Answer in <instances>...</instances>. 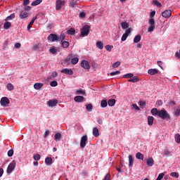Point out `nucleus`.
I'll use <instances>...</instances> for the list:
<instances>
[{
  "mask_svg": "<svg viewBox=\"0 0 180 180\" xmlns=\"http://www.w3.org/2000/svg\"><path fill=\"white\" fill-rule=\"evenodd\" d=\"M63 136L60 132H58L55 134V141H60Z\"/></svg>",
  "mask_w": 180,
  "mask_h": 180,
  "instance_id": "nucleus-20",
  "label": "nucleus"
},
{
  "mask_svg": "<svg viewBox=\"0 0 180 180\" xmlns=\"http://www.w3.org/2000/svg\"><path fill=\"white\" fill-rule=\"evenodd\" d=\"M133 164H134V159L131 155H129V167H133Z\"/></svg>",
  "mask_w": 180,
  "mask_h": 180,
  "instance_id": "nucleus-22",
  "label": "nucleus"
},
{
  "mask_svg": "<svg viewBox=\"0 0 180 180\" xmlns=\"http://www.w3.org/2000/svg\"><path fill=\"white\" fill-rule=\"evenodd\" d=\"M45 164L46 165H51V164H53V158H51V157L45 158Z\"/></svg>",
  "mask_w": 180,
  "mask_h": 180,
  "instance_id": "nucleus-19",
  "label": "nucleus"
},
{
  "mask_svg": "<svg viewBox=\"0 0 180 180\" xmlns=\"http://www.w3.org/2000/svg\"><path fill=\"white\" fill-rule=\"evenodd\" d=\"M61 43H62V47H63V49H68L70 46V42L67 41H63Z\"/></svg>",
  "mask_w": 180,
  "mask_h": 180,
  "instance_id": "nucleus-28",
  "label": "nucleus"
},
{
  "mask_svg": "<svg viewBox=\"0 0 180 180\" xmlns=\"http://www.w3.org/2000/svg\"><path fill=\"white\" fill-rule=\"evenodd\" d=\"M139 81H140V79H139V77L135 76V77H132L131 79H129L128 80V82H139Z\"/></svg>",
  "mask_w": 180,
  "mask_h": 180,
  "instance_id": "nucleus-27",
  "label": "nucleus"
},
{
  "mask_svg": "<svg viewBox=\"0 0 180 180\" xmlns=\"http://www.w3.org/2000/svg\"><path fill=\"white\" fill-rule=\"evenodd\" d=\"M15 49H20V47H22V44L20 43H16L14 45Z\"/></svg>",
  "mask_w": 180,
  "mask_h": 180,
  "instance_id": "nucleus-61",
  "label": "nucleus"
},
{
  "mask_svg": "<svg viewBox=\"0 0 180 180\" xmlns=\"http://www.w3.org/2000/svg\"><path fill=\"white\" fill-rule=\"evenodd\" d=\"M61 72L63 74H66V75H73L74 71H72L71 69L65 68L61 70Z\"/></svg>",
  "mask_w": 180,
  "mask_h": 180,
  "instance_id": "nucleus-12",
  "label": "nucleus"
},
{
  "mask_svg": "<svg viewBox=\"0 0 180 180\" xmlns=\"http://www.w3.org/2000/svg\"><path fill=\"white\" fill-rule=\"evenodd\" d=\"M146 101H139V106H141V108L142 109H144V108H146Z\"/></svg>",
  "mask_w": 180,
  "mask_h": 180,
  "instance_id": "nucleus-42",
  "label": "nucleus"
},
{
  "mask_svg": "<svg viewBox=\"0 0 180 180\" xmlns=\"http://www.w3.org/2000/svg\"><path fill=\"white\" fill-rule=\"evenodd\" d=\"M96 47H98V49H99L100 50H102L103 49V43L101 41H97Z\"/></svg>",
  "mask_w": 180,
  "mask_h": 180,
  "instance_id": "nucleus-32",
  "label": "nucleus"
},
{
  "mask_svg": "<svg viewBox=\"0 0 180 180\" xmlns=\"http://www.w3.org/2000/svg\"><path fill=\"white\" fill-rule=\"evenodd\" d=\"M164 173H160L159 174L158 178L156 179V180H161L162 179V178H164Z\"/></svg>",
  "mask_w": 180,
  "mask_h": 180,
  "instance_id": "nucleus-55",
  "label": "nucleus"
},
{
  "mask_svg": "<svg viewBox=\"0 0 180 180\" xmlns=\"http://www.w3.org/2000/svg\"><path fill=\"white\" fill-rule=\"evenodd\" d=\"M140 40H141V36L140 34H138L134 37V43H139Z\"/></svg>",
  "mask_w": 180,
  "mask_h": 180,
  "instance_id": "nucleus-30",
  "label": "nucleus"
},
{
  "mask_svg": "<svg viewBox=\"0 0 180 180\" xmlns=\"http://www.w3.org/2000/svg\"><path fill=\"white\" fill-rule=\"evenodd\" d=\"M156 105H157L158 106H161V105H162V101L158 100V101L156 102Z\"/></svg>",
  "mask_w": 180,
  "mask_h": 180,
  "instance_id": "nucleus-63",
  "label": "nucleus"
},
{
  "mask_svg": "<svg viewBox=\"0 0 180 180\" xmlns=\"http://www.w3.org/2000/svg\"><path fill=\"white\" fill-rule=\"evenodd\" d=\"M34 160H35V161H39V160H40L41 156L39 154H35L33 156Z\"/></svg>",
  "mask_w": 180,
  "mask_h": 180,
  "instance_id": "nucleus-52",
  "label": "nucleus"
},
{
  "mask_svg": "<svg viewBox=\"0 0 180 180\" xmlns=\"http://www.w3.org/2000/svg\"><path fill=\"white\" fill-rule=\"evenodd\" d=\"M115 104H116V100L115 98H111L108 101V106H111V107L115 106Z\"/></svg>",
  "mask_w": 180,
  "mask_h": 180,
  "instance_id": "nucleus-21",
  "label": "nucleus"
},
{
  "mask_svg": "<svg viewBox=\"0 0 180 180\" xmlns=\"http://www.w3.org/2000/svg\"><path fill=\"white\" fill-rule=\"evenodd\" d=\"M175 141L178 144H180V134H176L174 136Z\"/></svg>",
  "mask_w": 180,
  "mask_h": 180,
  "instance_id": "nucleus-36",
  "label": "nucleus"
},
{
  "mask_svg": "<svg viewBox=\"0 0 180 180\" xmlns=\"http://www.w3.org/2000/svg\"><path fill=\"white\" fill-rule=\"evenodd\" d=\"M153 123H154V117L148 116V126H153Z\"/></svg>",
  "mask_w": 180,
  "mask_h": 180,
  "instance_id": "nucleus-18",
  "label": "nucleus"
},
{
  "mask_svg": "<svg viewBox=\"0 0 180 180\" xmlns=\"http://www.w3.org/2000/svg\"><path fill=\"white\" fill-rule=\"evenodd\" d=\"M146 164L148 167H153L154 165V159L153 158H149L146 160Z\"/></svg>",
  "mask_w": 180,
  "mask_h": 180,
  "instance_id": "nucleus-15",
  "label": "nucleus"
},
{
  "mask_svg": "<svg viewBox=\"0 0 180 180\" xmlns=\"http://www.w3.org/2000/svg\"><path fill=\"white\" fill-rule=\"evenodd\" d=\"M77 95H85V91L82 89L76 91Z\"/></svg>",
  "mask_w": 180,
  "mask_h": 180,
  "instance_id": "nucleus-50",
  "label": "nucleus"
},
{
  "mask_svg": "<svg viewBox=\"0 0 180 180\" xmlns=\"http://www.w3.org/2000/svg\"><path fill=\"white\" fill-rule=\"evenodd\" d=\"M174 114H175V116H177V117L180 116V109L179 108L176 109L174 112Z\"/></svg>",
  "mask_w": 180,
  "mask_h": 180,
  "instance_id": "nucleus-59",
  "label": "nucleus"
},
{
  "mask_svg": "<svg viewBox=\"0 0 180 180\" xmlns=\"http://www.w3.org/2000/svg\"><path fill=\"white\" fill-rule=\"evenodd\" d=\"M43 2V0H36L33 1L31 5L32 6H37V5H40L41 3Z\"/></svg>",
  "mask_w": 180,
  "mask_h": 180,
  "instance_id": "nucleus-29",
  "label": "nucleus"
},
{
  "mask_svg": "<svg viewBox=\"0 0 180 180\" xmlns=\"http://www.w3.org/2000/svg\"><path fill=\"white\" fill-rule=\"evenodd\" d=\"M79 61V58H73L71 60V63L74 65H75V64H77Z\"/></svg>",
  "mask_w": 180,
  "mask_h": 180,
  "instance_id": "nucleus-39",
  "label": "nucleus"
},
{
  "mask_svg": "<svg viewBox=\"0 0 180 180\" xmlns=\"http://www.w3.org/2000/svg\"><path fill=\"white\" fill-rule=\"evenodd\" d=\"M43 85H44L43 83H35L34 84V88L37 91H40V89H41V88H43Z\"/></svg>",
  "mask_w": 180,
  "mask_h": 180,
  "instance_id": "nucleus-14",
  "label": "nucleus"
},
{
  "mask_svg": "<svg viewBox=\"0 0 180 180\" xmlns=\"http://www.w3.org/2000/svg\"><path fill=\"white\" fill-rule=\"evenodd\" d=\"M29 4H30V0H24V2H23L24 6H27V5H29Z\"/></svg>",
  "mask_w": 180,
  "mask_h": 180,
  "instance_id": "nucleus-62",
  "label": "nucleus"
},
{
  "mask_svg": "<svg viewBox=\"0 0 180 180\" xmlns=\"http://www.w3.org/2000/svg\"><path fill=\"white\" fill-rule=\"evenodd\" d=\"M170 176H172L173 178H179V173H178V172H172L170 174Z\"/></svg>",
  "mask_w": 180,
  "mask_h": 180,
  "instance_id": "nucleus-43",
  "label": "nucleus"
},
{
  "mask_svg": "<svg viewBox=\"0 0 180 180\" xmlns=\"http://www.w3.org/2000/svg\"><path fill=\"white\" fill-rule=\"evenodd\" d=\"M93 136H94V137H99V129H98L97 127L93 129Z\"/></svg>",
  "mask_w": 180,
  "mask_h": 180,
  "instance_id": "nucleus-24",
  "label": "nucleus"
},
{
  "mask_svg": "<svg viewBox=\"0 0 180 180\" xmlns=\"http://www.w3.org/2000/svg\"><path fill=\"white\" fill-rule=\"evenodd\" d=\"M93 106H92V104L89 103V104H87L86 105V110H87V112H92V109H93Z\"/></svg>",
  "mask_w": 180,
  "mask_h": 180,
  "instance_id": "nucleus-37",
  "label": "nucleus"
},
{
  "mask_svg": "<svg viewBox=\"0 0 180 180\" xmlns=\"http://www.w3.org/2000/svg\"><path fill=\"white\" fill-rule=\"evenodd\" d=\"M0 103L1 106H4V107L8 106V105H9L10 103L9 98H8L7 97L1 98L0 101Z\"/></svg>",
  "mask_w": 180,
  "mask_h": 180,
  "instance_id": "nucleus-6",
  "label": "nucleus"
},
{
  "mask_svg": "<svg viewBox=\"0 0 180 180\" xmlns=\"http://www.w3.org/2000/svg\"><path fill=\"white\" fill-rule=\"evenodd\" d=\"M169 154H171V152H169V150H164V155H165L166 157H168V155H169Z\"/></svg>",
  "mask_w": 180,
  "mask_h": 180,
  "instance_id": "nucleus-58",
  "label": "nucleus"
},
{
  "mask_svg": "<svg viewBox=\"0 0 180 180\" xmlns=\"http://www.w3.org/2000/svg\"><path fill=\"white\" fill-rule=\"evenodd\" d=\"M148 74H149V75H155V74H158V70H157V69H149L148 70Z\"/></svg>",
  "mask_w": 180,
  "mask_h": 180,
  "instance_id": "nucleus-17",
  "label": "nucleus"
},
{
  "mask_svg": "<svg viewBox=\"0 0 180 180\" xmlns=\"http://www.w3.org/2000/svg\"><path fill=\"white\" fill-rule=\"evenodd\" d=\"M64 39H65V35H64V34H61L60 35V37H58V41L63 42V41H63Z\"/></svg>",
  "mask_w": 180,
  "mask_h": 180,
  "instance_id": "nucleus-48",
  "label": "nucleus"
},
{
  "mask_svg": "<svg viewBox=\"0 0 180 180\" xmlns=\"http://www.w3.org/2000/svg\"><path fill=\"white\" fill-rule=\"evenodd\" d=\"M8 44H9V41H5L3 46H2V49L4 51L6 50V47H8Z\"/></svg>",
  "mask_w": 180,
  "mask_h": 180,
  "instance_id": "nucleus-51",
  "label": "nucleus"
},
{
  "mask_svg": "<svg viewBox=\"0 0 180 180\" xmlns=\"http://www.w3.org/2000/svg\"><path fill=\"white\" fill-rule=\"evenodd\" d=\"M160 112V111H158V110L157 108H153L151 110V113L153 116H155L158 115V113Z\"/></svg>",
  "mask_w": 180,
  "mask_h": 180,
  "instance_id": "nucleus-38",
  "label": "nucleus"
},
{
  "mask_svg": "<svg viewBox=\"0 0 180 180\" xmlns=\"http://www.w3.org/2000/svg\"><path fill=\"white\" fill-rule=\"evenodd\" d=\"M134 76V74L132 73H128V74H126L123 76V78H133V77Z\"/></svg>",
  "mask_w": 180,
  "mask_h": 180,
  "instance_id": "nucleus-46",
  "label": "nucleus"
},
{
  "mask_svg": "<svg viewBox=\"0 0 180 180\" xmlns=\"http://www.w3.org/2000/svg\"><path fill=\"white\" fill-rule=\"evenodd\" d=\"M51 86H57V85H58V83L57 82V81H52L50 83Z\"/></svg>",
  "mask_w": 180,
  "mask_h": 180,
  "instance_id": "nucleus-53",
  "label": "nucleus"
},
{
  "mask_svg": "<svg viewBox=\"0 0 180 180\" xmlns=\"http://www.w3.org/2000/svg\"><path fill=\"white\" fill-rule=\"evenodd\" d=\"M172 15V11L171 10H165L164 12L162 13V16L168 19V18H171Z\"/></svg>",
  "mask_w": 180,
  "mask_h": 180,
  "instance_id": "nucleus-9",
  "label": "nucleus"
},
{
  "mask_svg": "<svg viewBox=\"0 0 180 180\" xmlns=\"http://www.w3.org/2000/svg\"><path fill=\"white\" fill-rule=\"evenodd\" d=\"M20 19H25L29 16V13L26 11H21L20 15H19Z\"/></svg>",
  "mask_w": 180,
  "mask_h": 180,
  "instance_id": "nucleus-16",
  "label": "nucleus"
},
{
  "mask_svg": "<svg viewBox=\"0 0 180 180\" xmlns=\"http://www.w3.org/2000/svg\"><path fill=\"white\" fill-rule=\"evenodd\" d=\"M148 25L150 26L148 28V32L149 33L154 32V29H155V20L153 18H150L148 21Z\"/></svg>",
  "mask_w": 180,
  "mask_h": 180,
  "instance_id": "nucleus-2",
  "label": "nucleus"
},
{
  "mask_svg": "<svg viewBox=\"0 0 180 180\" xmlns=\"http://www.w3.org/2000/svg\"><path fill=\"white\" fill-rule=\"evenodd\" d=\"M70 6H72V8H74L75 6V5H77V1L73 0L70 3Z\"/></svg>",
  "mask_w": 180,
  "mask_h": 180,
  "instance_id": "nucleus-56",
  "label": "nucleus"
},
{
  "mask_svg": "<svg viewBox=\"0 0 180 180\" xmlns=\"http://www.w3.org/2000/svg\"><path fill=\"white\" fill-rule=\"evenodd\" d=\"M68 34H70L71 36H74L75 34V29L70 28L67 31Z\"/></svg>",
  "mask_w": 180,
  "mask_h": 180,
  "instance_id": "nucleus-33",
  "label": "nucleus"
},
{
  "mask_svg": "<svg viewBox=\"0 0 180 180\" xmlns=\"http://www.w3.org/2000/svg\"><path fill=\"white\" fill-rule=\"evenodd\" d=\"M120 64H122V63L120 61H117V62L114 63L112 64V68H117V67H119V65H120Z\"/></svg>",
  "mask_w": 180,
  "mask_h": 180,
  "instance_id": "nucleus-45",
  "label": "nucleus"
},
{
  "mask_svg": "<svg viewBox=\"0 0 180 180\" xmlns=\"http://www.w3.org/2000/svg\"><path fill=\"white\" fill-rule=\"evenodd\" d=\"M7 89L8 91H13V89H15V87L13 86V84L8 83L7 84Z\"/></svg>",
  "mask_w": 180,
  "mask_h": 180,
  "instance_id": "nucleus-40",
  "label": "nucleus"
},
{
  "mask_svg": "<svg viewBox=\"0 0 180 180\" xmlns=\"http://www.w3.org/2000/svg\"><path fill=\"white\" fill-rule=\"evenodd\" d=\"M13 155V149L9 150L8 151V157H12Z\"/></svg>",
  "mask_w": 180,
  "mask_h": 180,
  "instance_id": "nucleus-57",
  "label": "nucleus"
},
{
  "mask_svg": "<svg viewBox=\"0 0 180 180\" xmlns=\"http://www.w3.org/2000/svg\"><path fill=\"white\" fill-rule=\"evenodd\" d=\"M15 167H16L15 162H13L10 163L7 168V174H11L12 171H13V169H15Z\"/></svg>",
  "mask_w": 180,
  "mask_h": 180,
  "instance_id": "nucleus-7",
  "label": "nucleus"
},
{
  "mask_svg": "<svg viewBox=\"0 0 180 180\" xmlns=\"http://www.w3.org/2000/svg\"><path fill=\"white\" fill-rule=\"evenodd\" d=\"M50 53H51L52 54H56V53H57V49H56V48H51L49 49Z\"/></svg>",
  "mask_w": 180,
  "mask_h": 180,
  "instance_id": "nucleus-54",
  "label": "nucleus"
},
{
  "mask_svg": "<svg viewBox=\"0 0 180 180\" xmlns=\"http://www.w3.org/2000/svg\"><path fill=\"white\" fill-rule=\"evenodd\" d=\"M132 108L133 109H134L135 110H140V108H139L137 106V104H132Z\"/></svg>",
  "mask_w": 180,
  "mask_h": 180,
  "instance_id": "nucleus-60",
  "label": "nucleus"
},
{
  "mask_svg": "<svg viewBox=\"0 0 180 180\" xmlns=\"http://www.w3.org/2000/svg\"><path fill=\"white\" fill-rule=\"evenodd\" d=\"M153 4L158 8H161V6H162V4H161V3H160V1H158V0H154Z\"/></svg>",
  "mask_w": 180,
  "mask_h": 180,
  "instance_id": "nucleus-44",
  "label": "nucleus"
},
{
  "mask_svg": "<svg viewBox=\"0 0 180 180\" xmlns=\"http://www.w3.org/2000/svg\"><path fill=\"white\" fill-rule=\"evenodd\" d=\"M130 33H131V28H128L127 30H126L125 33L122 34V37L121 38L122 41H126Z\"/></svg>",
  "mask_w": 180,
  "mask_h": 180,
  "instance_id": "nucleus-5",
  "label": "nucleus"
},
{
  "mask_svg": "<svg viewBox=\"0 0 180 180\" xmlns=\"http://www.w3.org/2000/svg\"><path fill=\"white\" fill-rule=\"evenodd\" d=\"M119 74H120V71L117 70V71H115V72H111L110 73V75L111 77H113V76H115V75H119Z\"/></svg>",
  "mask_w": 180,
  "mask_h": 180,
  "instance_id": "nucleus-49",
  "label": "nucleus"
},
{
  "mask_svg": "<svg viewBox=\"0 0 180 180\" xmlns=\"http://www.w3.org/2000/svg\"><path fill=\"white\" fill-rule=\"evenodd\" d=\"M81 67H82V68H84V70H89V68H91V65H89V63L88 62V60H83L81 62Z\"/></svg>",
  "mask_w": 180,
  "mask_h": 180,
  "instance_id": "nucleus-8",
  "label": "nucleus"
},
{
  "mask_svg": "<svg viewBox=\"0 0 180 180\" xmlns=\"http://www.w3.org/2000/svg\"><path fill=\"white\" fill-rule=\"evenodd\" d=\"M57 75H58V74L57 73V72H52V74H51L52 78H56V77H57Z\"/></svg>",
  "mask_w": 180,
  "mask_h": 180,
  "instance_id": "nucleus-64",
  "label": "nucleus"
},
{
  "mask_svg": "<svg viewBox=\"0 0 180 180\" xmlns=\"http://www.w3.org/2000/svg\"><path fill=\"white\" fill-rule=\"evenodd\" d=\"M158 116L163 120H169V119H171L169 114L165 110H159Z\"/></svg>",
  "mask_w": 180,
  "mask_h": 180,
  "instance_id": "nucleus-1",
  "label": "nucleus"
},
{
  "mask_svg": "<svg viewBox=\"0 0 180 180\" xmlns=\"http://www.w3.org/2000/svg\"><path fill=\"white\" fill-rule=\"evenodd\" d=\"M12 19H15V13H12L9 16L6 17L5 20H12Z\"/></svg>",
  "mask_w": 180,
  "mask_h": 180,
  "instance_id": "nucleus-41",
  "label": "nucleus"
},
{
  "mask_svg": "<svg viewBox=\"0 0 180 180\" xmlns=\"http://www.w3.org/2000/svg\"><path fill=\"white\" fill-rule=\"evenodd\" d=\"M84 101V96H76L75 97V102H83Z\"/></svg>",
  "mask_w": 180,
  "mask_h": 180,
  "instance_id": "nucleus-25",
  "label": "nucleus"
},
{
  "mask_svg": "<svg viewBox=\"0 0 180 180\" xmlns=\"http://www.w3.org/2000/svg\"><path fill=\"white\" fill-rule=\"evenodd\" d=\"M89 26L88 25H85L82 29H81V36L82 37H85V36H88L89 34Z\"/></svg>",
  "mask_w": 180,
  "mask_h": 180,
  "instance_id": "nucleus-3",
  "label": "nucleus"
},
{
  "mask_svg": "<svg viewBox=\"0 0 180 180\" xmlns=\"http://www.w3.org/2000/svg\"><path fill=\"white\" fill-rule=\"evenodd\" d=\"M63 4H64V1L61 0H57L56 1V10L60 11V9H61V6L63 5Z\"/></svg>",
  "mask_w": 180,
  "mask_h": 180,
  "instance_id": "nucleus-13",
  "label": "nucleus"
},
{
  "mask_svg": "<svg viewBox=\"0 0 180 180\" xmlns=\"http://www.w3.org/2000/svg\"><path fill=\"white\" fill-rule=\"evenodd\" d=\"M86 141H88V136L84 135L82 137L80 141L81 148H85V146H86Z\"/></svg>",
  "mask_w": 180,
  "mask_h": 180,
  "instance_id": "nucleus-4",
  "label": "nucleus"
},
{
  "mask_svg": "<svg viewBox=\"0 0 180 180\" xmlns=\"http://www.w3.org/2000/svg\"><path fill=\"white\" fill-rule=\"evenodd\" d=\"M36 19H37V17H34L32 18V20L30 21V22L29 23L28 26H27V29H32V26H33V23H34V20H36Z\"/></svg>",
  "mask_w": 180,
  "mask_h": 180,
  "instance_id": "nucleus-31",
  "label": "nucleus"
},
{
  "mask_svg": "<svg viewBox=\"0 0 180 180\" xmlns=\"http://www.w3.org/2000/svg\"><path fill=\"white\" fill-rule=\"evenodd\" d=\"M136 158H137V160H141L143 161V160H144V155H143V153L138 152L136 154Z\"/></svg>",
  "mask_w": 180,
  "mask_h": 180,
  "instance_id": "nucleus-23",
  "label": "nucleus"
},
{
  "mask_svg": "<svg viewBox=\"0 0 180 180\" xmlns=\"http://www.w3.org/2000/svg\"><path fill=\"white\" fill-rule=\"evenodd\" d=\"M105 50H107V51L110 52V51H112V49H113V46L106 45L105 46Z\"/></svg>",
  "mask_w": 180,
  "mask_h": 180,
  "instance_id": "nucleus-47",
  "label": "nucleus"
},
{
  "mask_svg": "<svg viewBox=\"0 0 180 180\" xmlns=\"http://www.w3.org/2000/svg\"><path fill=\"white\" fill-rule=\"evenodd\" d=\"M48 40L50 41H58V36L56 34H50L48 37Z\"/></svg>",
  "mask_w": 180,
  "mask_h": 180,
  "instance_id": "nucleus-10",
  "label": "nucleus"
},
{
  "mask_svg": "<svg viewBox=\"0 0 180 180\" xmlns=\"http://www.w3.org/2000/svg\"><path fill=\"white\" fill-rule=\"evenodd\" d=\"M57 103H58V101L56 99L49 100L48 101V105L50 106V108H54V106H57Z\"/></svg>",
  "mask_w": 180,
  "mask_h": 180,
  "instance_id": "nucleus-11",
  "label": "nucleus"
},
{
  "mask_svg": "<svg viewBox=\"0 0 180 180\" xmlns=\"http://www.w3.org/2000/svg\"><path fill=\"white\" fill-rule=\"evenodd\" d=\"M121 27L124 30H126V29H129V22H121Z\"/></svg>",
  "mask_w": 180,
  "mask_h": 180,
  "instance_id": "nucleus-26",
  "label": "nucleus"
},
{
  "mask_svg": "<svg viewBox=\"0 0 180 180\" xmlns=\"http://www.w3.org/2000/svg\"><path fill=\"white\" fill-rule=\"evenodd\" d=\"M11 26H12V23H11V22H6L4 25V27L6 30H8Z\"/></svg>",
  "mask_w": 180,
  "mask_h": 180,
  "instance_id": "nucleus-34",
  "label": "nucleus"
},
{
  "mask_svg": "<svg viewBox=\"0 0 180 180\" xmlns=\"http://www.w3.org/2000/svg\"><path fill=\"white\" fill-rule=\"evenodd\" d=\"M101 108H106V106H108V101L102 100L101 101Z\"/></svg>",
  "mask_w": 180,
  "mask_h": 180,
  "instance_id": "nucleus-35",
  "label": "nucleus"
}]
</instances>
